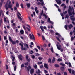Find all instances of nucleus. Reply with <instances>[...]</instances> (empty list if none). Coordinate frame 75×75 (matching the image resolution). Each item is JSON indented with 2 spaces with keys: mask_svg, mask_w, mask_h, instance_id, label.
<instances>
[{
  "mask_svg": "<svg viewBox=\"0 0 75 75\" xmlns=\"http://www.w3.org/2000/svg\"><path fill=\"white\" fill-rule=\"evenodd\" d=\"M48 22L49 23L51 22V21L50 20V18H49L48 19Z\"/></svg>",
  "mask_w": 75,
  "mask_h": 75,
  "instance_id": "obj_45",
  "label": "nucleus"
},
{
  "mask_svg": "<svg viewBox=\"0 0 75 75\" xmlns=\"http://www.w3.org/2000/svg\"><path fill=\"white\" fill-rule=\"evenodd\" d=\"M72 8L73 10V12H72V9L71 8V7L70 6H69V9H68V10L69 15V16H71L70 17V18L72 17H74V15H75V12L74 11V8H73V7H72Z\"/></svg>",
  "mask_w": 75,
  "mask_h": 75,
  "instance_id": "obj_1",
  "label": "nucleus"
},
{
  "mask_svg": "<svg viewBox=\"0 0 75 75\" xmlns=\"http://www.w3.org/2000/svg\"><path fill=\"white\" fill-rule=\"evenodd\" d=\"M16 42L17 43V44H18V43H19V41L18 40H16Z\"/></svg>",
  "mask_w": 75,
  "mask_h": 75,
  "instance_id": "obj_63",
  "label": "nucleus"
},
{
  "mask_svg": "<svg viewBox=\"0 0 75 75\" xmlns=\"http://www.w3.org/2000/svg\"><path fill=\"white\" fill-rule=\"evenodd\" d=\"M43 16L44 17H45V19H46V18H48V16H46V15L44 13L43 14Z\"/></svg>",
  "mask_w": 75,
  "mask_h": 75,
  "instance_id": "obj_22",
  "label": "nucleus"
},
{
  "mask_svg": "<svg viewBox=\"0 0 75 75\" xmlns=\"http://www.w3.org/2000/svg\"><path fill=\"white\" fill-rule=\"evenodd\" d=\"M56 39H57V40L58 41L60 42H61V40H60V39H59V38H58V37H56Z\"/></svg>",
  "mask_w": 75,
  "mask_h": 75,
  "instance_id": "obj_24",
  "label": "nucleus"
},
{
  "mask_svg": "<svg viewBox=\"0 0 75 75\" xmlns=\"http://www.w3.org/2000/svg\"><path fill=\"white\" fill-rule=\"evenodd\" d=\"M22 57L23 56H22L21 54L19 55L18 56V58H19L21 61H23V59H22Z\"/></svg>",
  "mask_w": 75,
  "mask_h": 75,
  "instance_id": "obj_12",
  "label": "nucleus"
},
{
  "mask_svg": "<svg viewBox=\"0 0 75 75\" xmlns=\"http://www.w3.org/2000/svg\"><path fill=\"white\" fill-rule=\"evenodd\" d=\"M68 70L70 74L72 72V69H69Z\"/></svg>",
  "mask_w": 75,
  "mask_h": 75,
  "instance_id": "obj_26",
  "label": "nucleus"
},
{
  "mask_svg": "<svg viewBox=\"0 0 75 75\" xmlns=\"http://www.w3.org/2000/svg\"><path fill=\"white\" fill-rule=\"evenodd\" d=\"M37 48H38V49H39V50H40L41 49L40 47L39 46H37Z\"/></svg>",
  "mask_w": 75,
  "mask_h": 75,
  "instance_id": "obj_59",
  "label": "nucleus"
},
{
  "mask_svg": "<svg viewBox=\"0 0 75 75\" xmlns=\"http://www.w3.org/2000/svg\"><path fill=\"white\" fill-rule=\"evenodd\" d=\"M35 50L36 52H38V49H37L36 48H35L34 49Z\"/></svg>",
  "mask_w": 75,
  "mask_h": 75,
  "instance_id": "obj_56",
  "label": "nucleus"
},
{
  "mask_svg": "<svg viewBox=\"0 0 75 75\" xmlns=\"http://www.w3.org/2000/svg\"><path fill=\"white\" fill-rule=\"evenodd\" d=\"M38 10V8H37V7H36L35 8V11H37Z\"/></svg>",
  "mask_w": 75,
  "mask_h": 75,
  "instance_id": "obj_55",
  "label": "nucleus"
},
{
  "mask_svg": "<svg viewBox=\"0 0 75 75\" xmlns=\"http://www.w3.org/2000/svg\"><path fill=\"white\" fill-rule=\"evenodd\" d=\"M17 8L15 6L14 8V10H16V11H17Z\"/></svg>",
  "mask_w": 75,
  "mask_h": 75,
  "instance_id": "obj_46",
  "label": "nucleus"
},
{
  "mask_svg": "<svg viewBox=\"0 0 75 75\" xmlns=\"http://www.w3.org/2000/svg\"><path fill=\"white\" fill-rule=\"evenodd\" d=\"M65 69L64 68V67H60V70L62 71H64Z\"/></svg>",
  "mask_w": 75,
  "mask_h": 75,
  "instance_id": "obj_16",
  "label": "nucleus"
},
{
  "mask_svg": "<svg viewBox=\"0 0 75 75\" xmlns=\"http://www.w3.org/2000/svg\"><path fill=\"white\" fill-rule=\"evenodd\" d=\"M62 59L61 58H59L57 60V61H62Z\"/></svg>",
  "mask_w": 75,
  "mask_h": 75,
  "instance_id": "obj_41",
  "label": "nucleus"
},
{
  "mask_svg": "<svg viewBox=\"0 0 75 75\" xmlns=\"http://www.w3.org/2000/svg\"><path fill=\"white\" fill-rule=\"evenodd\" d=\"M26 6L28 8H29V7H30L31 6V4H30V3H29L26 4Z\"/></svg>",
  "mask_w": 75,
  "mask_h": 75,
  "instance_id": "obj_18",
  "label": "nucleus"
},
{
  "mask_svg": "<svg viewBox=\"0 0 75 75\" xmlns=\"http://www.w3.org/2000/svg\"><path fill=\"white\" fill-rule=\"evenodd\" d=\"M17 16L18 18L19 19V20H20L21 21V20H22V18H21V17H20V16H19V15H17Z\"/></svg>",
  "mask_w": 75,
  "mask_h": 75,
  "instance_id": "obj_19",
  "label": "nucleus"
},
{
  "mask_svg": "<svg viewBox=\"0 0 75 75\" xmlns=\"http://www.w3.org/2000/svg\"><path fill=\"white\" fill-rule=\"evenodd\" d=\"M72 74H75V71H74V70H73L72 71Z\"/></svg>",
  "mask_w": 75,
  "mask_h": 75,
  "instance_id": "obj_60",
  "label": "nucleus"
},
{
  "mask_svg": "<svg viewBox=\"0 0 75 75\" xmlns=\"http://www.w3.org/2000/svg\"><path fill=\"white\" fill-rule=\"evenodd\" d=\"M64 27L66 30H68V28L67 27H69V30H71V28H72V27H73V25H72V24H70L68 25H65L64 26Z\"/></svg>",
  "mask_w": 75,
  "mask_h": 75,
  "instance_id": "obj_3",
  "label": "nucleus"
},
{
  "mask_svg": "<svg viewBox=\"0 0 75 75\" xmlns=\"http://www.w3.org/2000/svg\"><path fill=\"white\" fill-rule=\"evenodd\" d=\"M34 69L33 68L31 69H30V71L31 74H34Z\"/></svg>",
  "mask_w": 75,
  "mask_h": 75,
  "instance_id": "obj_14",
  "label": "nucleus"
},
{
  "mask_svg": "<svg viewBox=\"0 0 75 75\" xmlns=\"http://www.w3.org/2000/svg\"><path fill=\"white\" fill-rule=\"evenodd\" d=\"M38 71H36V74H40L41 73V71H40V69H38Z\"/></svg>",
  "mask_w": 75,
  "mask_h": 75,
  "instance_id": "obj_27",
  "label": "nucleus"
},
{
  "mask_svg": "<svg viewBox=\"0 0 75 75\" xmlns=\"http://www.w3.org/2000/svg\"><path fill=\"white\" fill-rule=\"evenodd\" d=\"M50 32L51 33H54V31L52 30H50Z\"/></svg>",
  "mask_w": 75,
  "mask_h": 75,
  "instance_id": "obj_62",
  "label": "nucleus"
},
{
  "mask_svg": "<svg viewBox=\"0 0 75 75\" xmlns=\"http://www.w3.org/2000/svg\"><path fill=\"white\" fill-rule=\"evenodd\" d=\"M50 50H51V52H52V53H54V51H53V47H52L51 48Z\"/></svg>",
  "mask_w": 75,
  "mask_h": 75,
  "instance_id": "obj_37",
  "label": "nucleus"
},
{
  "mask_svg": "<svg viewBox=\"0 0 75 75\" xmlns=\"http://www.w3.org/2000/svg\"><path fill=\"white\" fill-rule=\"evenodd\" d=\"M19 45L21 46V49L22 50H23L24 51V50H26L27 48L25 47H23V44H21V43H19Z\"/></svg>",
  "mask_w": 75,
  "mask_h": 75,
  "instance_id": "obj_5",
  "label": "nucleus"
},
{
  "mask_svg": "<svg viewBox=\"0 0 75 75\" xmlns=\"http://www.w3.org/2000/svg\"><path fill=\"white\" fill-rule=\"evenodd\" d=\"M23 67H24V64H22L21 66V68H23Z\"/></svg>",
  "mask_w": 75,
  "mask_h": 75,
  "instance_id": "obj_40",
  "label": "nucleus"
},
{
  "mask_svg": "<svg viewBox=\"0 0 75 75\" xmlns=\"http://www.w3.org/2000/svg\"><path fill=\"white\" fill-rule=\"evenodd\" d=\"M67 11H65V12H63V13L64 15H65L66 14H67Z\"/></svg>",
  "mask_w": 75,
  "mask_h": 75,
  "instance_id": "obj_36",
  "label": "nucleus"
},
{
  "mask_svg": "<svg viewBox=\"0 0 75 75\" xmlns=\"http://www.w3.org/2000/svg\"><path fill=\"white\" fill-rule=\"evenodd\" d=\"M34 67L35 68V69H37V65L35 64V66H34Z\"/></svg>",
  "mask_w": 75,
  "mask_h": 75,
  "instance_id": "obj_44",
  "label": "nucleus"
},
{
  "mask_svg": "<svg viewBox=\"0 0 75 75\" xmlns=\"http://www.w3.org/2000/svg\"><path fill=\"white\" fill-rule=\"evenodd\" d=\"M60 65H62V66H63V67H64L65 65L64 64L62 63L60 64Z\"/></svg>",
  "mask_w": 75,
  "mask_h": 75,
  "instance_id": "obj_42",
  "label": "nucleus"
},
{
  "mask_svg": "<svg viewBox=\"0 0 75 75\" xmlns=\"http://www.w3.org/2000/svg\"><path fill=\"white\" fill-rule=\"evenodd\" d=\"M55 1L59 5L61 4V0H55Z\"/></svg>",
  "mask_w": 75,
  "mask_h": 75,
  "instance_id": "obj_11",
  "label": "nucleus"
},
{
  "mask_svg": "<svg viewBox=\"0 0 75 75\" xmlns=\"http://www.w3.org/2000/svg\"><path fill=\"white\" fill-rule=\"evenodd\" d=\"M71 64L69 62V67H71Z\"/></svg>",
  "mask_w": 75,
  "mask_h": 75,
  "instance_id": "obj_52",
  "label": "nucleus"
},
{
  "mask_svg": "<svg viewBox=\"0 0 75 75\" xmlns=\"http://www.w3.org/2000/svg\"><path fill=\"white\" fill-rule=\"evenodd\" d=\"M44 13V11L43 10L42 11V12L40 13V15L42 16L43 15V14Z\"/></svg>",
  "mask_w": 75,
  "mask_h": 75,
  "instance_id": "obj_35",
  "label": "nucleus"
},
{
  "mask_svg": "<svg viewBox=\"0 0 75 75\" xmlns=\"http://www.w3.org/2000/svg\"><path fill=\"white\" fill-rule=\"evenodd\" d=\"M13 5V4H11V1H10V0H8L5 6L6 10H8V7H7V5H8V6H9V5Z\"/></svg>",
  "mask_w": 75,
  "mask_h": 75,
  "instance_id": "obj_2",
  "label": "nucleus"
},
{
  "mask_svg": "<svg viewBox=\"0 0 75 75\" xmlns=\"http://www.w3.org/2000/svg\"><path fill=\"white\" fill-rule=\"evenodd\" d=\"M12 6L13 5H8V8H10L11 10H12V11H13V8H12Z\"/></svg>",
  "mask_w": 75,
  "mask_h": 75,
  "instance_id": "obj_13",
  "label": "nucleus"
},
{
  "mask_svg": "<svg viewBox=\"0 0 75 75\" xmlns=\"http://www.w3.org/2000/svg\"><path fill=\"white\" fill-rule=\"evenodd\" d=\"M28 56L27 55L26 56V59L27 60V61L28 62H30V61H31V58H28Z\"/></svg>",
  "mask_w": 75,
  "mask_h": 75,
  "instance_id": "obj_8",
  "label": "nucleus"
},
{
  "mask_svg": "<svg viewBox=\"0 0 75 75\" xmlns=\"http://www.w3.org/2000/svg\"><path fill=\"white\" fill-rule=\"evenodd\" d=\"M44 71L45 74H47L48 73V71H47L46 70H44Z\"/></svg>",
  "mask_w": 75,
  "mask_h": 75,
  "instance_id": "obj_50",
  "label": "nucleus"
},
{
  "mask_svg": "<svg viewBox=\"0 0 75 75\" xmlns=\"http://www.w3.org/2000/svg\"><path fill=\"white\" fill-rule=\"evenodd\" d=\"M56 46L57 47V49H58L59 50H61V46L59 44L58 45H57Z\"/></svg>",
  "mask_w": 75,
  "mask_h": 75,
  "instance_id": "obj_10",
  "label": "nucleus"
},
{
  "mask_svg": "<svg viewBox=\"0 0 75 75\" xmlns=\"http://www.w3.org/2000/svg\"><path fill=\"white\" fill-rule=\"evenodd\" d=\"M6 69H8V66L7 65H6Z\"/></svg>",
  "mask_w": 75,
  "mask_h": 75,
  "instance_id": "obj_57",
  "label": "nucleus"
},
{
  "mask_svg": "<svg viewBox=\"0 0 75 75\" xmlns=\"http://www.w3.org/2000/svg\"><path fill=\"white\" fill-rule=\"evenodd\" d=\"M40 28L42 32L44 31V29H43V26H40Z\"/></svg>",
  "mask_w": 75,
  "mask_h": 75,
  "instance_id": "obj_25",
  "label": "nucleus"
},
{
  "mask_svg": "<svg viewBox=\"0 0 75 75\" xmlns=\"http://www.w3.org/2000/svg\"><path fill=\"white\" fill-rule=\"evenodd\" d=\"M16 6L17 8L18 7H19V4H18V2H17L16 3Z\"/></svg>",
  "mask_w": 75,
  "mask_h": 75,
  "instance_id": "obj_21",
  "label": "nucleus"
},
{
  "mask_svg": "<svg viewBox=\"0 0 75 75\" xmlns=\"http://www.w3.org/2000/svg\"><path fill=\"white\" fill-rule=\"evenodd\" d=\"M40 4L42 6H44V2H42Z\"/></svg>",
  "mask_w": 75,
  "mask_h": 75,
  "instance_id": "obj_49",
  "label": "nucleus"
},
{
  "mask_svg": "<svg viewBox=\"0 0 75 75\" xmlns=\"http://www.w3.org/2000/svg\"><path fill=\"white\" fill-rule=\"evenodd\" d=\"M20 33L21 34H24V31L23 30H20Z\"/></svg>",
  "mask_w": 75,
  "mask_h": 75,
  "instance_id": "obj_23",
  "label": "nucleus"
},
{
  "mask_svg": "<svg viewBox=\"0 0 75 75\" xmlns=\"http://www.w3.org/2000/svg\"><path fill=\"white\" fill-rule=\"evenodd\" d=\"M24 45L25 47V46H26L27 48H29V47H28V45L27 44H26L25 43Z\"/></svg>",
  "mask_w": 75,
  "mask_h": 75,
  "instance_id": "obj_30",
  "label": "nucleus"
},
{
  "mask_svg": "<svg viewBox=\"0 0 75 75\" xmlns=\"http://www.w3.org/2000/svg\"><path fill=\"white\" fill-rule=\"evenodd\" d=\"M74 37L72 36L71 38V41H74Z\"/></svg>",
  "mask_w": 75,
  "mask_h": 75,
  "instance_id": "obj_39",
  "label": "nucleus"
},
{
  "mask_svg": "<svg viewBox=\"0 0 75 75\" xmlns=\"http://www.w3.org/2000/svg\"><path fill=\"white\" fill-rule=\"evenodd\" d=\"M12 25L13 26V28L14 29H15L16 28V27H15V26H16V24L14 23H13L12 24Z\"/></svg>",
  "mask_w": 75,
  "mask_h": 75,
  "instance_id": "obj_20",
  "label": "nucleus"
},
{
  "mask_svg": "<svg viewBox=\"0 0 75 75\" xmlns=\"http://www.w3.org/2000/svg\"><path fill=\"white\" fill-rule=\"evenodd\" d=\"M48 65L46 63H44V67L45 68H46L47 69H48Z\"/></svg>",
  "mask_w": 75,
  "mask_h": 75,
  "instance_id": "obj_15",
  "label": "nucleus"
},
{
  "mask_svg": "<svg viewBox=\"0 0 75 75\" xmlns=\"http://www.w3.org/2000/svg\"><path fill=\"white\" fill-rule=\"evenodd\" d=\"M38 59L39 60V61H41L42 59V57H39Z\"/></svg>",
  "mask_w": 75,
  "mask_h": 75,
  "instance_id": "obj_54",
  "label": "nucleus"
},
{
  "mask_svg": "<svg viewBox=\"0 0 75 75\" xmlns=\"http://www.w3.org/2000/svg\"><path fill=\"white\" fill-rule=\"evenodd\" d=\"M28 67H27L26 66H25V68H26L28 70V71H30V69H31V66H28Z\"/></svg>",
  "mask_w": 75,
  "mask_h": 75,
  "instance_id": "obj_9",
  "label": "nucleus"
},
{
  "mask_svg": "<svg viewBox=\"0 0 75 75\" xmlns=\"http://www.w3.org/2000/svg\"><path fill=\"white\" fill-rule=\"evenodd\" d=\"M54 66L56 67V68H58V67H59V65L57 64H55L54 65Z\"/></svg>",
  "mask_w": 75,
  "mask_h": 75,
  "instance_id": "obj_34",
  "label": "nucleus"
},
{
  "mask_svg": "<svg viewBox=\"0 0 75 75\" xmlns=\"http://www.w3.org/2000/svg\"><path fill=\"white\" fill-rule=\"evenodd\" d=\"M32 35L33 37H32V35H31V34H30L29 35L30 38V39H33V38L34 40H35V38L34 35L33 34H32Z\"/></svg>",
  "mask_w": 75,
  "mask_h": 75,
  "instance_id": "obj_7",
  "label": "nucleus"
},
{
  "mask_svg": "<svg viewBox=\"0 0 75 75\" xmlns=\"http://www.w3.org/2000/svg\"><path fill=\"white\" fill-rule=\"evenodd\" d=\"M42 64V62H38V64L39 65H41V64Z\"/></svg>",
  "mask_w": 75,
  "mask_h": 75,
  "instance_id": "obj_47",
  "label": "nucleus"
},
{
  "mask_svg": "<svg viewBox=\"0 0 75 75\" xmlns=\"http://www.w3.org/2000/svg\"><path fill=\"white\" fill-rule=\"evenodd\" d=\"M15 64H16V62H15L14 61L13 62H12V64L13 65H15Z\"/></svg>",
  "mask_w": 75,
  "mask_h": 75,
  "instance_id": "obj_53",
  "label": "nucleus"
},
{
  "mask_svg": "<svg viewBox=\"0 0 75 75\" xmlns=\"http://www.w3.org/2000/svg\"><path fill=\"white\" fill-rule=\"evenodd\" d=\"M26 26H27V27H28V28L27 27H26V29H27L28 31L30 32V29H31V26L30 25H29L28 24H26Z\"/></svg>",
  "mask_w": 75,
  "mask_h": 75,
  "instance_id": "obj_6",
  "label": "nucleus"
},
{
  "mask_svg": "<svg viewBox=\"0 0 75 75\" xmlns=\"http://www.w3.org/2000/svg\"><path fill=\"white\" fill-rule=\"evenodd\" d=\"M64 75H67V73L66 72H64Z\"/></svg>",
  "mask_w": 75,
  "mask_h": 75,
  "instance_id": "obj_64",
  "label": "nucleus"
},
{
  "mask_svg": "<svg viewBox=\"0 0 75 75\" xmlns=\"http://www.w3.org/2000/svg\"><path fill=\"white\" fill-rule=\"evenodd\" d=\"M20 6H21L22 8H24V7L23 6V4L22 3H21L20 4Z\"/></svg>",
  "mask_w": 75,
  "mask_h": 75,
  "instance_id": "obj_33",
  "label": "nucleus"
},
{
  "mask_svg": "<svg viewBox=\"0 0 75 75\" xmlns=\"http://www.w3.org/2000/svg\"><path fill=\"white\" fill-rule=\"evenodd\" d=\"M9 40L10 41L12 42V44H13V45L16 44V41L15 40H13L10 36L9 37Z\"/></svg>",
  "mask_w": 75,
  "mask_h": 75,
  "instance_id": "obj_4",
  "label": "nucleus"
},
{
  "mask_svg": "<svg viewBox=\"0 0 75 75\" xmlns=\"http://www.w3.org/2000/svg\"><path fill=\"white\" fill-rule=\"evenodd\" d=\"M42 38L43 41H44V40H45V38L44 37V36H42Z\"/></svg>",
  "mask_w": 75,
  "mask_h": 75,
  "instance_id": "obj_51",
  "label": "nucleus"
},
{
  "mask_svg": "<svg viewBox=\"0 0 75 75\" xmlns=\"http://www.w3.org/2000/svg\"><path fill=\"white\" fill-rule=\"evenodd\" d=\"M57 75H61V73H60V72H59V73H57Z\"/></svg>",
  "mask_w": 75,
  "mask_h": 75,
  "instance_id": "obj_61",
  "label": "nucleus"
},
{
  "mask_svg": "<svg viewBox=\"0 0 75 75\" xmlns=\"http://www.w3.org/2000/svg\"><path fill=\"white\" fill-rule=\"evenodd\" d=\"M67 18V19H68V18H69V15H68V14H67L66 15V17H65V18Z\"/></svg>",
  "mask_w": 75,
  "mask_h": 75,
  "instance_id": "obj_29",
  "label": "nucleus"
},
{
  "mask_svg": "<svg viewBox=\"0 0 75 75\" xmlns=\"http://www.w3.org/2000/svg\"><path fill=\"white\" fill-rule=\"evenodd\" d=\"M4 20L5 22H6V23L7 22V20H6V18L5 17L4 18Z\"/></svg>",
  "mask_w": 75,
  "mask_h": 75,
  "instance_id": "obj_48",
  "label": "nucleus"
},
{
  "mask_svg": "<svg viewBox=\"0 0 75 75\" xmlns=\"http://www.w3.org/2000/svg\"><path fill=\"white\" fill-rule=\"evenodd\" d=\"M3 10H0V17H1V14L2 13H3Z\"/></svg>",
  "mask_w": 75,
  "mask_h": 75,
  "instance_id": "obj_28",
  "label": "nucleus"
},
{
  "mask_svg": "<svg viewBox=\"0 0 75 75\" xmlns=\"http://www.w3.org/2000/svg\"><path fill=\"white\" fill-rule=\"evenodd\" d=\"M16 69H17L16 68V66H15L14 67V71H16Z\"/></svg>",
  "mask_w": 75,
  "mask_h": 75,
  "instance_id": "obj_58",
  "label": "nucleus"
},
{
  "mask_svg": "<svg viewBox=\"0 0 75 75\" xmlns=\"http://www.w3.org/2000/svg\"><path fill=\"white\" fill-rule=\"evenodd\" d=\"M48 62L49 63H51V58H49Z\"/></svg>",
  "mask_w": 75,
  "mask_h": 75,
  "instance_id": "obj_31",
  "label": "nucleus"
},
{
  "mask_svg": "<svg viewBox=\"0 0 75 75\" xmlns=\"http://www.w3.org/2000/svg\"><path fill=\"white\" fill-rule=\"evenodd\" d=\"M55 61V58L54 57H53V59L52 61V63H54Z\"/></svg>",
  "mask_w": 75,
  "mask_h": 75,
  "instance_id": "obj_17",
  "label": "nucleus"
},
{
  "mask_svg": "<svg viewBox=\"0 0 75 75\" xmlns=\"http://www.w3.org/2000/svg\"><path fill=\"white\" fill-rule=\"evenodd\" d=\"M14 60H15V57H13L12 58V62H13L14 61Z\"/></svg>",
  "mask_w": 75,
  "mask_h": 75,
  "instance_id": "obj_43",
  "label": "nucleus"
},
{
  "mask_svg": "<svg viewBox=\"0 0 75 75\" xmlns=\"http://www.w3.org/2000/svg\"><path fill=\"white\" fill-rule=\"evenodd\" d=\"M24 65H26V66H27L28 65V62H26V63H24Z\"/></svg>",
  "mask_w": 75,
  "mask_h": 75,
  "instance_id": "obj_38",
  "label": "nucleus"
},
{
  "mask_svg": "<svg viewBox=\"0 0 75 75\" xmlns=\"http://www.w3.org/2000/svg\"><path fill=\"white\" fill-rule=\"evenodd\" d=\"M70 19L71 20H72V21H75V18L74 17V18H70Z\"/></svg>",
  "mask_w": 75,
  "mask_h": 75,
  "instance_id": "obj_32",
  "label": "nucleus"
}]
</instances>
